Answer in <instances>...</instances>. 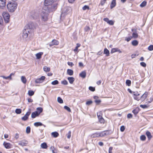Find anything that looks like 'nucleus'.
<instances>
[{
	"mask_svg": "<svg viewBox=\"0 0 153 153\" xmlns=\"http://www.w3.org/2000/svg\"><path fill=\"white\" fill-rule=\"evenodd\" d=\"M95 102L98 105L100 103L101 100H95Z\"/></svg>",
	"mask_w": 153,
	"mask_h": 153,
	"instance_id": "53",
	"label": "nucleus"
},
{
	"mask_svg": "<svg viewBox=\"0 0 153 153\" xmlns=\"http://www.w3.org/2000/svg\"><path fill=\"white\" fill-rule=\"evenodd\" d=\"M37 111L36 112H37V113L39 114L42 111V108L40 107L37 108L36 109Z\"/></svg>",
	"mask_w": 153,
	"mask_h": 153,
	"instance_id": "30",
	"label": "nucleus"
},
{
	"mask_svg": "<svg viewBox=\"0 0 153 153\" xmlns=\"http://www.w3.org/2000/svg\"><path fill=\"white\" fill-rule=\"evenodd\" d=\"M43 53L42 52H40L36 54V59H39L42 57V56L43 55Z\"/></svg>",
	"mask_w": 153,
	"mask_h": 153,
	"instance_id": "17",
	"label": "nucleus"
},
{
	"mask_svg": "<svg viewBox=\"0 0 153 153\" xmlns=\"http://www.w3.org/2000/svg\"><path fill=\"white\" fill-rule=\"evenodd\" d=\"M125 129V127L124 126H122L120 128V131L122 132H123Z\"/></svg>",
	"mask_w": 153,
	"mask_h": 153,
	"instance_id": "54",
	"label": "nucleus"
},
{
	"mask_svg": "<svg viewBox=\"0 0 153 153\" xmlns=\"http://www.w3.org/2000/svg\"><path fill=\"white\" fill-rule=\"evenodd\" d=\"M68 64L71 67L72 66L74 65V64L73 63V62H68Z\"/></svg>",
	"mask_w": 153,
	"mask_h": 153,
	"instance_id": "60",
	"label": "nucleus"
},
{
	"mask_svg": "<svg viewBox=\"0 0 153 153\" xmlns=\"http://www.w3.org/2000/svg\"><path fill=\"white\" fill-rule=\"evenodd\" d=\"M148 94V92H145V93L140 97V98L141 99V100L143 101L144 100L147 98Z\"/></svg>",
	"mask_w": 153,
	"mask_h": 153,
	"instance_id": "12",
	"label": "nucleus"
},
{
	"mask_svg": "<svg viewBox=\"0 0 153 153\" xmlns=\"http://www.w3.org/2000/svg\"><path fill=\"white\" fill-rule=\"evenodd\" d=\"M45 77L44 76H42L40 78L37 79L35 80V82L36 83H40L43 82Z\"/></svg>",
	"mask_w": 153,
	"mask_h": 153,
	"instance_id": "7",
	"label": "nucleus"
},
{
	"mask_svg": "<svg viewBox=\"0 0 153 153\" xmlns=\"http://www.w3.org/2000/svg\"><path fill=\"white\" fill-rule=\"evenodd\" d=\"M41 147L43 149H46L48 147V146L46 143H43L41 144Z\"/></svg>",
	"mask_w": 153,
	"mask_h": 153,
	"instance_id": "28",
	"label": "nucleus"
},
{
	"mask_svg": "<svg viewBox=\"0 0 153 153\" xmlns=\"http://www.w3.org/2000/svg\"><path fill=\"white\" fill-rule=\"evenodd\" d=\"M140 64L142 66L144 67H146V64L144 62H141L140 63Z\"/></svg>",
	"mask_w": 153,
	"mask_h": 153,
	"instance_id": "55",
	"label": "nucleus"
},
{
	"mask_svg": "<svg viewBox=\"0 0 153 153\" xmlns=\"http://www.w3.org/2000/svg\"><path fill=\"white\" fill-rule=\"evenodd\" d=\"M61 83L64 85H67L68 82L67 80H64L61 81Z\"/></svg>",
	"mask_w": 153,
	"mask_h": 153,
	"instance_id": "45",
	"label": "nucleus"
},
{
	"mask_svg": "<svg viewBox=\"0 0 153 153\" xmlns=\"http://www.w3.org/2000/svg\"><path fill=\"white\" fill-rule=\"evenodd\" d=\"M59 42L56 39H53L52 42L50 43L49 45L50 47H51L53 45H58L59 44Z\"/></svg>",
	"mask_w": 153,
	"mask_h": 153,
	"instance_id": "8",
	"label": "nucleus"
},
{
	"mask_svg": "<svg viewBox=\"0 0 153 153\" xmlns=\"http://www.w3.org/2000/svg\"><path fill=\"white\" fill-rule=\"evenodd\" d=\"M73 73H74V71L71 69H68L67 70V73L69 75H70V76L72 75L73 74Z\"/></svg>",
	"mask_w": 153,
	"mask_h": 153,
	"instance_id": "23",
	"label": "nucleus"
},
{
	"mask_svg": "<svg viewBox=\"0 0 153 153\" xmlns=\"http://www.w3.org/2000/svg\"><path fill=\"white\" fill-rule=\"evenodd\" d=\"M140 111V108L139 107H137L135 109L132 111V112L135 115L138 113Z\"/></svg>",
	"mask_w": 153,
	"mask_h": 153,
	"instance_id": "19",
	"label": "nucleus"
},
{
	"mask_svg": "<svg viewBox=\"0 0 153 153\" xmlns=\"http://www.w3.org/2000/svg\"><path fill=\"white\" fill-rule=\"evenodd\" d=\"M34 125L36 127H38L39 126H43L45 127V126L42 124L41 123L39 122H36L34 123Z\"/></svg>",
	"mask_w": 153,
	"mask_h": 153,
	"instance_id": "22",
	"label": "nucleus"
},
{
	"mask_svg": "<svg viewBox=\"0 0 153 153\" xmlns=\"http://www.w3.org/2000/svg\"><path fill=\"white\" fill-rule=\"evenodd\" d=\"M6 0H0V7L2 8L6 5Z\"/></svg>",
	"mask_w": 153,
	"mask_h": 153,
	"instance_id": "14",
	"label": "nucleus"
},
{
	"mask_svg": "<svg viewBox=\"0 0 153 153\" xmlns=\"http://www.w3.org/2000/svg\"><path fill=\"white\" fill-rule=\"evenodd\" d=\"M43 70L45 72H49L50 70V68H48L46 66H45L43 68Z\"/></svg>",
	"mask_w": 153,
	"mask_h": 153,
	"instance_id": "31",
	"label": "nucleus"
},
{
	"mask_svg": "<svg viewBox=\"0 0 153 153\" xmlns=\"http://www.w3.org/2000/svg\"><path fill=\"white\" fill-rule=\"evenodd\" d=\"M26 131L27 134H28L30 133V127L27 126V127Z\"/></svg>",
	"mask_w": 153,
	"mask_h": 153,
	"instance_id": "35",
	"label": "nucleus"
},
{
	"mask_svg": "<svg viewBox=\"0 0 153 153\" xmlns=\"http://www.w3.org/2000/svg\"><path fill=\"white\" fill-rule=\"evenodd\" d=\"M39 115L37 112L35 111L32 113L31 114V117L32 118H35L36 116H38Z\"/></svg>",
	"mask_w": 153,
	"mask_h": 153,
	"instance_id": "20",
	"label": "nucleus"
},
{
	"mask_svg": "<svg viewBox=\"0 0 153 153\" xmlns=\"http://www.w3.org/2000/svg\"><path fill=\"white\" fill-rule=\"evenodd\" d=\"M133 95L135 96H137L140 95V94L137 92H133Z\"/></svg>",
	"mask_w": 153,
	"mask_h": 153,
	"instance_id": "58",
	"label": "nucleus"
},
{
	"mask_svg": "<svg viewBox=\"0 0 153 153\" xmlns=\"http://www.w3.org/2000/svg\"><path fill=\"white\" fill-rule=\"evenodd\" d=\"M132 116L131 114H128L127 115V118H132Z\"/></svg>",
	"mask_w": 153,
	"mask_h": 153,
	"instance_id": "61",
	"label": "nucleus"
},
{
	"mask_svg": "<svg viewBox=\"0 0 153 153\" xmlns=\"http://www.w3.org/2000/svg\"><path fill=\"white\" fill-rule=\"evenodd\" d=\"M46 7H45L43 9L41 14V19L44 21H47L48 20V10H46Z\"/></svg>",
	"mask_w": 153,
	"mask_h": 153,
	"instance_id": "2",
	"label": "nucleus"
},
{
	"mask_svg": "<svg viewBox=\"0 0 153 153\" xmlns=\"http://www.w3.org/2000/svg\"><path fill=\"white\" fill-rule=\"evenodd\" d=\"M93 137H100V133H96L92 135Z\"/></svg>",
	"mask_w": 153,
	"mask_h": 153,
	"instance_id": "32",
	"label": "nucleus"
},
{
	"mask_svg": "<svg viewBox=\"0 0 153 153\" xmlns=\"http://www.w3.org/2000/svg\"><path fill=\"white\" fill-rule=\"evenodd\" d=\"M17 4L16 2H9L7 5L8 10L10 12H13L16 8Z\"/></svg>",
	"mask_w": 153,
	"mask_h": 153,
	"instance_id": "3",
	"label": "nucleus"
},
{
	"mask_svg": "<svg viewBox=\"0 0 153 153\" xmlns=\"http://www.w3.org/2000/svg\"><path fill=\"white\" fill-rule=\"evenodd\" d=\"M79 76L83 78L85 77L86 76V73L85 71H82L79 74Z\"/></svg>",
	"mask_w": 153,
	"mask_h": 153,
	"instance_id": "21",
	"label": "nucleus"
},
{
	"mask_svg": "<svg viewBox=\"0 0 153 153\" xmlns=\"http://www.w3.org/2000/svg\"><path fill=\"white\" fill-rule=\"evenodd\" d=\"M51 149H52V152L53 153H57V150L54 148V147H51Z\"/></svg>",
	"mask_w": 153,
	"mask_h": 153,
	"instance_id": "43",
	"label": "nucleus"
},
{
	"mask_svg": "<svg viewBox=\"0 0 153 153\" xmlns=\"http://www.w3.org/2000/svg\"><path fill=\"white\" fill-rule=\"evenodd\" d=\"M113 149V147H109V153H112V150Z\"/></svg>",
	"mask_w": 153,
	"mask_h": 153,
	"instance_id": "59",
	"label": "nucleus"
},
{
	"mask_svg": "<svg viewBox=\"0 0 153 153\" xmlns=\"http://www.w3.org/2000/svg\"><path fill=\"white\" fill-rule=\"evenodd\" d=\"M68 79L71 84H72L74 81V78L72 77H68Z\"/></svg>",
	"mask_w": 153,
	"mask_h": 153,
	"instance_id": "24",
	"label": "nucleus"
},
{
	"mask_svg": "<svg viewBox=\"0 0 153 153\" xmlns=\"http://www.w3.org/2000/svg\"><path fill=\"white\" fill-rule=\"evenodd\" d=\"M3 145L7 149H10L11 147V145L9 143H7L6 142H4L3 143Z\"/></svg>",
	"mask_w": 153,
	"mask_h": 153,
	"instance_id": "15",
	"label": "nucleus"
},
{
	"mask_svg": "<svg viewBox=\"0 0 153 153\" xmlns=\"http://www.w3.org/2000/svg\"><path fill=\"white\" fill-rule=\"evenodd\" d=\"M90 30V27L88 26H86L85 28V31H88Z\"/></svg>",
	"mask_w": 153,
	"mask_h": 153,
	"instance_id": "56",
	"label": "nucleus"
},
{
	"mask_svg": "<svg viewBox=\"0 0 153 153\" xmlns=\"http://www.w3.org/2000/svg\"><path fill=\"white\" fill-rule=\"evenodd\" d=\"M28 143V142L27 141L22 140L19 143V145L22 146H25Z\"/></svg>",
	"mask_w": 153,
	"mask_h": 153,
	"instance_id": "13",
	"label": "nucleus"
},
{
	"mask_svg": "<svg viewBox=\"0 0 153 153\" xmlns=\"http://www.w3.org/2000/svg\"><path fill=\"white\" fill-rule=\"evenodd\" d=\"M64 108L66 110H67L69 112H71V110L70 108L67 106H65L64 107Z\"/></svg>",
	"mask_w": 153,
	"mask_h": 153,
	"instance_id": "44",
	"label": "nucleus"
},
{
	"mask_svg": "<svg viewBox=\"0 0 153 153\" xmlns=\"http://www.w3.org/2000/svg\"><path fill=\"white\" fill-rule=\"evenodd\" d=\"M117 48H112L111 51V53H112L115 52H117Z\"/></svg>",
	"mask_w": 153,
	"mask_h": 153,
	"instance_id": "40",
	"label": "nucleus"
},
{
	"mask_svg": "<svg viewBox=\"0 0 153 153\" xmlns=\"http://www.w3.org/2000/svg\"><path fill=\"white\" fill-rule=\"evenodd\" d=\"M126 84L127 85L129 86L131 85V81L129 80H127L126 81Z\"/></svg>",
	"mask_w": 153,
	"mask_h": 153,
	"instance_id": "36",
	"label": "nucleus"
},
{
	"mask_svg": "<svg viewBox=\"0 0 153 153\" xmlns=\"http://www.w3.org/2000/svg\"><path fill=\"white\" fill-rule=\"evenodd\" d=\"M108 132L107 131H103L100 133V137H102L108 135Z\"/></svg>",
	"mask_w": 153,
	"mask_h": 153,
	"instance_id": "16",
	"label": "nucleus"
},
{
	"mask_svg": "<svg viewBox=\"0 0 153 153\" xmlns=\"http://www.w3.org/2000/svg\"><path fill=\"white\" fill-rule=\"evenodd\" d=\"M57 0H45L44 4L45 7L48 6L46 8L49 10V11H53L56 9V4H52Z\"/></svg>",
	"mask_w": 153,
	"mask_h": 153,
	"instance_id": "1",
	"label": "nucleus"
},
{
	"mask_svg": "<svg viewBox=\"0 0 153 153\" xmlns=\"http://www.w3.org/2000/svg\"><path fill=\"white\" fill-rule=\"evenodd\" d=\"M21 80L23 83L25 84L26 83L27 80L25 76H21Z\"/></svg>",
	"mask_w": 153,
	"mask_h": 153,
	"instance_id": "29",
	"label": "nucleus"
},
{
	"mask_svg": "<svg viewBox=\"0 0 153 153\" xmlns=\"http://www.w3.org/2000/svg\"><path fill=\"white\" fill-rule=\"evenodd\" d=\"M140 106L143 108H145L148 107V106L146 105H140Z\"/></svg>",
	"mask_w": 153,
	"mask_h": 153,
	"instance_id": "49",
	"label": "nucleus"
},
{
	"mask_svg": "<svg viewBox=\"0 0 153 153\" xmlns=\"http://www.w3.org/2000/svg\"><path fill=\"white\" fill-rule=\"evenodd\" d=\"M89 89L92 91H94L95 90V88L91 86H90L89 88Z\"/></svg>",
	"mask_w": 153,
	"mask_h": 153,
	"instance_id": "48",
	"label": "nucleus"
},
{
	"mask_svg": "<svg viewBox=\"0 0 153 153\" xmlns=\"http://www.w3.org/2000/svg\"><path fill=\"white\" fill-rule=\"evenodd\" d=\"M103 20L107 22V23L110 25H113L114 24V22L112 20H109L108 18H105L103 19Z\"/></svg>",
	"mask_w": 153,
	"mask_h": 153,
	"instance_id": "9",
	"label": "nucleus"
},
{
	"mask_svg": "<svg viewBox=\"0 0 153 153\" xmlns=\"http://www.w3.org/2000/svg\"><path fill=\"white\" fill-rule=\"evenodd\" d=\"M146 139V137L144 135H142L140 137V139L142 141H145Z\"/></svg>",
	"mask_w": 153,
	"mask_h": 153,
	"instance_id": "37",
	"label": "nucleus"
},
{
	"mask_svg": "<svg viewBox=\"0 0 153 153\" xmlns=\"http://www.w3.org/2000/svg\"><path fill=\"white\" fill-rule=\"evenodd\" d=\"M92 103V101L91 100L87 101L86 103V104L87 105H90Z\"/></svg>",
	"mask_w": 153,
	"mask_h": 153,
	"instance_id": "51",
	"label": "nucleus"
},
{
	"mask_svg": "<svg viewBox=\"0 0 153 153\" xmlns=\"http://www.w3.org/2000/svg\"><path fill=\"white\" fill-rule=\"evenodd\" d=\"M147 2L145 1H143L140 4V7H145L146 4Z\"/></svg>",
	"mask_w": 153,
	"mask_h": 153,
	"instance_id": "33",
	"label": "nucleus"
},
{
	"mask_svg": "<svg viewBox=\"0 0 153 153\" xmlns=\"http://www.w3.org/2000/svg\"><path fill=\"white\" fill-rule=\"evenodd\" d=\"M140 98L138 97V96H135L134 97V99L137 101H139L140 99Z\"/></svg>",
	"mask_w": 153,
	"mask_h": 153,
	"instance_id": "63",
	"label": "nucleus"
},
{
	"mask_svg": "<svg viewBox=\"0 0 153 153\" xmlns=\"http://www.w3.org/2000/svg\"><path fill=\"white\" fill-rule=\"evenodd\" d=\"M22 110L20 109H16L15 110V112L17 114H20Z\"/></svg>",
	"mask_w": 153,
	"mask_h": 153,
	"instance_id": "42",
	"label": "nucleus"
},
{
	"mask_svg": "<svg viewBox=\"0 0 153 153\" xmlns=\"http://www.w3.org/2000/svg\"><path fill=\"white\" fill-rule=\"evenodd\" d=\"M106 0H101V1L100 4L102 5H103L105 3Z\"/></svg>",
	"mask_w": 153,
	"mask_h": 153,
	"instance_id": "57",
	"label": "nucleus"
},
{
	"mask_svg": "<svg viewBox=\"0 0 153 153\" xmlns=\"http://www.w3.org/2000/svg\"><path fill=\"white\" fill-rule=\"evenodd\" d=\"M2 16L5 22L6 23H8L10 20L9 14L7 12H4L3 13Z\"/></svg>",
	"mask_w": 153,
	"mask_h": 153,
	"instance_id": "4",
	"label": "nucleus"
},
{
	"mask_svg": "<svg viewBox=\"0 0 153 153\" xmlns=\"http://www.w3.org/2000/svg\"><path fill=\"white\" fill-rule=\"evenodd\" d=\"M3 23V20L2 17L0 16V24H1Z\"/></svg>",
	"mask_w": 153,
	"mask_h": 153,
	"instance_id": "64",
	"label": "nucleus"
},
{
	"mask_svg": "<svg viewBox=\"0 0 153 153\" xmlns=\"http://www.w3.org/2000/svg\"><path fill=\"white\" fill-rule=\"evenodd\" d=\"M146 134L149 140L152 137V136L150 132L149 131H147L146 133Z\"/></svg>",
	"mask_w": 153,
	"mask_h": 153,
	"instance_id": "25",
	"label": "nucleus"
},
{
	"mask_svg": "<svg viewBox=\"0 0 153 153\" xmlns=\"http://www.w3.org/2000/svg\"><path fill=\"white\" fill-rule=\"evenodd\" d=\"M132 37H130L127 38H126V40L127 41V42H129L132 38Z\"/></svg>",
	"mask_w": 153,
	"mask_h": 153,
	"instance_id": "62",
	"label": "nucleus"
},
{
	"mask_svg": "<svg viewBox=\"0 0 153 153\" xmlns=\"http://www.w3.org/2000/svg\"><path fill=\"white\" fill-rule=\"evenodd\" d=\"M89 9V7L87 5H85L82 7V9L83 10H85L87 9Z\"/></svg>",
	"mask_w": 153,
	"mask_h": 153,
	"instance_id": "52",
	"label": "nucleus"
},
{
	"mask_svg": "<svg viewBox=\"0 0 153 153\" xmlns=\"http://www.w3.org/2000/svg\"><path fill=\"white\" fill-rule=\"evenodd\" d=\"M57 101L60 103H63V101L62 100L60 97H58Z\"/></svg>",
	"mask_w": 153,
	"mask_h": 153,
	"instance_id": "41",
	"label": "nucleus"
},
{
	"mask_svg": "<svg viewBox=\"0 0 153 153\" xmlns=\"http://www.w3.org/2000/svg\"><path fill=\"white\" fill-rule=\"evenodd\" d=\"M153 100V98L152 97H151L149 98V99H147V100L148 101V102L149 103H150Z\"/></svg>",
	"mask_w": 153,
	"mask_h": 153,
	"instance_id": "47",
	"label": "nucleus"
},
{
	"mask_svg": "<svg viewBox=\"0 0 153 153\" xmlns=\"http://www.w3.org/2000/svg\"><path fill=\"white\" fill-rule=\"evenodd\" d=\"M59 83V82L57 80H55L51 82V84L53 85H57Z\"/></svg>",
	"mask_w": 153,
	"mask_h": 153,
	"instance_id": "39",
	"label": "nucleus"
},
{
	"mask_svg": "<svg viewBox=\"0 0 153 153\" xmlns=\"http://www.w3.org/2000/svg\"><path fill=\"white\" fill-rule=\"evenodd\" d=\"M27 26L28 27V29L30 31V30L32 29H33L35 28L34 24L33 22L29 23L27 25Z\"/></svg>",
	"mask_w": 153,
	"mask_h": 153,
	"instance_id": "11",
	"label": "nucleus"
},
{
	"mask_svg": "<svg viewBox=\"0 0 153 153\" xmlns=\"http://www.w3.org/2000/svg\"><path fill=\"white\" fill-rule=\"evenodd\" d=\"M51 135L54 137H56L59 136V134L57 132L55 131L52 132Z\"/></svg>",
	"mask_w": 153,
	"mask_h": 153,
	"instance_id": "27",
	"label": "nucleus"
},
{
	"mask_svg": "<svg viewBox=\"0 0 153 153\" xmlns=\"http://www.w3.org/2000/svg\"><path fill=\"white\" fill-rule=\"evenodd\" d=\"M97 116L99 119V121L100 123H104V120L102 117V114L101 112L97 113Z\"/></svg>",
	"mask_w": 153,
	"mask_h": 153,
	"instance_id": "5",
	"label": "nucleus"
},
{
	"mask_svg": "<svg viewBox=\"0 0 153 153\" xmlns=\"http://www.w3.org/2000/svg\"><path fill=\"white\" fill-rule=\"evenodd\" d=\"M104 53L106 54V56H109V51L107 48H105L104 49Z\"/></svg>",
	"mask_w": 153,
	"mask_h": 153,
	"instance_id": "26",
	"label": "nucleus"
},
{
	"mask_svg": "<svg viewBox=\"0 0 153 153\" xmlns=\"http://www.w3.org/2000/svg\"><path fill=\"white\" fill-rule=\"evenodd\" d=\"M131 30L133 32L132 35V37L135 39L137 38L138 36V35L137 33V31L135 29H132Z\"/></svg>",
	"mask_w": 153,
	"mask_h": 153,
	"instance_id": "10",
	"label": "nucleus"
},
{
	"mask_svg": "<svg viewBox=\"0 0 153 153\" xmlns=\"http://www.w3.org/2000/svg\"><path fill=\"white\" fill-rule=\"evenodd\" d=\"M34 94V92L31 90H29L28 91V94L30 96H32Z\"/></svg>",
	"mask_w": 153,
	"mask_h": 153,
	"instance_id": "38",
	"label": "nucleus"
},
{
	"mask_svg": "<svg viewBox=\"0 0 153 153\" xmlns=\"http://www.w3.org/2000/svg\"><path fill=\"white\" fill-rule=\"evenodd\" d=\"M28 118V117H27V116H26L25 115L22 118V119L24 121H25L27 120V119Z\"/></svg>",
	"mask_w": 153,
	"mask_h": 153,
	"instance_id": "50",
	"label": "nucleus"
},
{
	"mask_svg": "<svg viewBox=\"0 0 153 153\" xmlns=\"http://www.w3.org/2000/svg\"><path fill=\"white\" fill-rule=\"evenodd\" d=\"M29 32L30 31L27 28V29H25L24 30L22 36L23 37L24 39H26L28 37V33H29Z\"/></svg>",
	"mask_w": 153,
	"mask_h": 153,
	"instance_id": "6",
	"label": "nucleus"
},
{
	"mask_svg": "<svg viewBox=\"0 0 153 153\" xmlns=\"http://www.w3.org/2000/svg\"><path fill=\"white\" fill-rule=\"evenodd\" d=\"M132 45L134 46H136L138 44V42L136 40H134L132 41Z\"/></svg>",
	"mask_w": 153,
	"mask_h": 153,
	"instance_id": "34",
	"label": "nucleus"
},
{
	"mask_svg": "<svg viewBox=\"0 0 153 153\" xmlns=\"http://www.w3.org/2000/svg\"><path fill=\"white\" fill-rule=\"evenodd\" d=\"M148 49L149 51H152L153 50V45H151L148 48Z\"/></svg>",
	"mask_w": 153,
	"mask_h": 153,
	"instance_id": "46",
	"label": "nucleus"
},
{
	"mask_svg": "<svg viewBox=\"0 0 153 153\" xmlns=\"http://www.w3.org/2000/svg\"><path fill=\"white\" fill-rule=\"evenodd\" d=\"M116 5V0H112L110 5V7L111 9H112Z\"/></svg>",
	"mask_w": 153,
	"mask_h": 153,
	"instance_id": "18",
	"label": "nucleus"
}]
</instances>
